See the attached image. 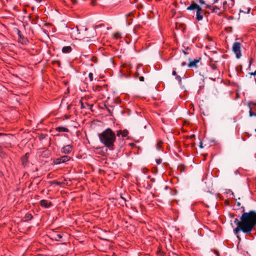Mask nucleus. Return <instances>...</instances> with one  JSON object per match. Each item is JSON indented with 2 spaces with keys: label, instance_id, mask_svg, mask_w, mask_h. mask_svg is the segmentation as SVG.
<instances>
[{
  "label": "nucleus",
  "instance_id": "obj_1",
  "mask_svg": "<svg viewBox=\"0 0 256 256\" xmlns=\"http://www.w3.org/2000/svg\"><path fill=\"white\" fill-rule=\"evenodd\" d=\"M242 208V214L240 220L236 218L234 220L237 226L234 230V232L235 234H237L242 231L246 235H250L256 226V212L250 210L245 212L244 208Z\"/></svg>",
  "mask_w": 256,
  "mask_h": 256
},
{
  "label": "nucleus",
  "instance_id": "obj_2",
  "mask_svg": "<svg viewBox=\"0 0 256 256\" xmlns=\"http://www.w3.org/2000/svg\"><path fill=\"white\" fill-rule=\"evenodd\" d=\"M100 142L110 150H113L116 136L111 128H108L98 134Z\"/></svg>",
  "mask_w": 256,
  "mask_h": 256
},
{
  "label": "nucleus",
  "instance_id": "obj_3",
  "mask_svg": "<svg viewBox=\"0 0 256 256\" xmlns=\"http://www.w3.org/2000/svg\"><path fill=\"white\" fill-rule=\"evenodd\" d=\"M188 10H196V19L198 21L202 20L203 19V11L202 8L196 3L192 2L190 5L186 8Z\"/></svg>",
  "mask_w": 256,
  "mask_h": 256
},
{
  "label": "nucleus",
  "instance_id": "obj_4",
  "mask_svg": "<svg viewBox=\"0 0 256 256\" xmlns=\"http://www.w3.org/2000/svg\"><path fill=\"white\" fill-rule=\"evenodd\" d=\"M214 71V74L210 76V78L215 81L216 78H218L220 76V72L218 69V66L216 64H210V68L207 70L206 72H211Z\"/></svg>",
  "mask_w": 256,
  "mask_h": 256
},
{
  "label": "nucleus",
  "instance_id": "obj_5",
  "mask_svg": "<svg viewBox=\"0 0 256 256\" xmlns=\"http://www.w3.org/2000/svg\"><path fill=\"white\" fill-rule=\"evenodd\" d=\"M240 48L241 43L238 42H234L232 46V50L236 54V58H240L242 56Z\"/></svg>",
  "mask_w": 256,
  "mask_h": 256
},
{
  "label": "nucleus",
  "instance_id": "obj_6",
  "mask_svg": "<svg viewBox=\"0 0 256 256\" xmlns=\"http://www.w3.org/2000/svg\"><path fill=\"white\" fill-rule=\"evenodd\" d=\"M70 158L68 156H63L58 158L54 160L53 163L54 164H59L62 163H64L70 160Z\"/></svg>",
  "mask_w": 256,
  "mask_h": 256
},
{
  "label": "nucleus",
  "instance_id": "obj_7",
  "mask_svg": "<svg viewBox=\"0 0 256 256\" xmlns=\"http://www.w3.org/2000/svg\"><path fill=\"white\" fill-rule=\"evenodd\" d=\"M74 149V146L72 144H68L64 146L60 150L62 154H70Z\"/></svg>",
  "mask_w": 256,
  "mask_h": 256
},
{
  "label": "nucleus",
  "instance_id": "obj_8",
  "mask_svg": "<svg viewBox=\"0 0 256 256\" xmlns=\"http://www.w3.org/2000/svg\"><path fill=\"white\" fill-rule=\"evenodd\" d=\"M201 60V58H198L194 60H190V62L188 64V66L189 68H198V64L200 62Z\"/></svg>",
  "mask_w": 256,
  "mask_h": 256
},
{
  "label": "nucleus",
  "instance_id": "obj_9",
  "mask_svg": "<svg viewBox=\"0 0 256 256\" xmlns=\"http://www.w3.org/2000/svg\"><path fill=\"white\" fill-rule=\"evenodd\" d=\"M249 115L250 116H256V104L252 103L250 106Z\"/></svg>",
  "mask_w": 256,
  "mask_h": 256
},
{
  "label": "nucleus",
  "instance_id": "obj_10",
  "mask_svg": "<svg viewBox=\"0 0 256 256\" xmlns=\"http://www.w3.org/2000/svg\"><path fill=\"white\" fill-rule=\"evenodd\" d=\"M29 156H30V154L29 153L27 152L25 154L24 156L22 158V164L24 166H27V164H28V158H29Z\"/></svg>",
  "mask_w": 256,
  "mask_h": 256
},
{
  "label": "nucleus",
  "instance_id": "obj_11",
  "mask_svg": "<svg viewBox=\"0 0 256 256\" xmlns=\"http://www.w3.org/2000/svg\"><path fill=\"white\" fill-rule=\"evenodd\" d=\"M40 204L41 206L45 208H48L52 205L51 202L45 200H41L40 202Z\"/></svg>",
  "mask_w": 256,
  "mask_h": 256
},
{
  "label": "nucleus",
  "instance_id": "obj_12",
  "mask_svg": "<svg viewBox=\"0 0 256 256\" xmlns=\"http://www.w3.org/2000/svg\"><path fill=\"white\" fill-rule=\"evenodd\" d=\"M128 134V131L127 130H118L116 131V136H122V137H126Z\"/></svg>",
  "mask_w": 256,
  "mask_h": 256
},
{
  "label": "nucleus",
  "instance_id": "obj_13",
  "mask_svg": "<svg viewBox=\"0 0 256 256\" xmlns=\"http://www.w3.org/2000/svg\"><path fill=\"white\" fill-rule=\"evenodd\" d=\"M212 12L217 13L218 14H220L222 12V8H220L218 6H212Z\"/></svg>",
  "mask_w": 256,
  "mask_h": 256
},
{
  "label": "nucleus",
  "instance_id": "obj_14",
  "mask_svg": "<svg viewBox=\"0 0 256 256\" xmlns=\"http://www.w3.org/2000/svg\"><path fill=\"white\" fill-rule=\"evenodd\" d=\"M62 50L64 54H68L72 52V48L70 46H65L62 48Z\"/></svg>",
  "mask_w": 256,
  "mask_h": 256
},
{
  "label": "nucleus",
  "instance_id": "obj_15",
  "mask_svg": "<svg viewBox=\"0 0 256 256\" xmlns=\"http://www.w3.org/2000/svg\"><path fill=\"white\" fill-rule=\"evenodd\" d=\"M52 238L56 241H60V240L62 238V236L60 234L54 232L52 234Z\"/></svg>",
  "mask_w": 256,
  "mask_h": 256
},
{
  "label": "nucleus",
  "instance_id": "obj_16",
  "mask_svg": "<svg viewBox=\"0 0 256 256\" xmlns=\"http://www.w3.org/2000/svg\"><path fill=\"white\" fill-rule=\"evenodd\" d=\"M56 131L58 132H68L69 130L64 126H58L56 128Z\"/></svg>",
  "mask_w": 256,
  "mask_h": 256
},
{
  "label": "nucleus",
  "instance_id": "obj_17",
  "mask_svg": "<svg viewBox=\"0 0 256 256\" xmlns=\"http://www.w3.org/2000/svg\"><path fill=\"white\" fill-rule=\"evenodd\" d=\"M172 74L173 76H176V79L180 82V83H181L182 82V78L181 77L178 75L177 74H176V70H172Z\"/></svg>",
  "mask_w": 256,
  "mask_h": 256
},
{
  "label": "nucleus",
  "instance_id": "obj_18",
  "mask_svg": "<svg viewBox=\"0 0 256 256\" xmlns=\"http://www.w3.org/2000/svg\"><path fill=\"white\" fill-rule=\"evenodd\" d=\"M16 30H17V34L20 38L19 41L20 42H22L23 40L24 39V38L21 32L20 31V30L19 29L17 28Z\"/></svg>",
  "mask_w": 256,
  "mask_h": 256
},
{
  "label": "nucleus",
  "instance_id": "obj_19",
  "mask_svg": "<svg viewBox=\"0 0 256 256\" xmlns=\"http://www.w3.org/2000/svg\"><path fill=\"white\" fill-rule=\"evenodd\" d=\"M81 104V108H86V106L88 108L90 109L92 106V104H89L87 103L84 104L82 101H80Z\"/></svg>",
  "mask_w": 256,
  "mask_h": 256
},
{
  "label": "nucleus",
  "instance_id": "obj_20",
  "mask_svg": "<svg viewBox=\"0 0 256 256\" xmlns=\"http://www.w3.org/2000/svg\"><path fill=\"white\" fill-rule=\"evenodd\" d=\"M186 166L182 164H179L178 167V169L180 172H184Z\"/></svg>",
  "mask_w": 256,
  "mask_h": 256
},
{
  "label": "nucleus",
  "instance_id": "obj_21",
  "mask_svg": "<svg viewBox=\"0 0 256 256\" xmlns=\"http://www.w3.org/2000/svg\"><path fill=\"white\" fill-rule=\"evenodd\" d=\"M228 7V4L226 1H224L222 3V12L227 10Z\"/></svg>",
  "mask_w": 256,
  "mask_h": 256
},
{
  "label": "nucleus",
  "instance_id": "obj_22",
  "mask_svg": "<svg viewBox=\"0 0 256 256\" xmlns=\"http://www.w3.org/2000/svg\"><path fill=\"white\" fill-rule=\"evenodd\" d=\"M106 87L105 86H96V90L98 91V92H101L104 89L106 90Z\"/></svg>",
  "mask_w": 256,
  "mask_h": 256
},
{
  "label": "nucleus",
  "instance_id": "obj_23",
  "mask_svg": "<svg viewBox=\"0 0 256 256\" xmlns=\"http://www.w3.org/2000/svg\"><path fill=\"white\" fill-rule=\"evenodd\" d=\"M24 218H25L26 220H31L33 216H32V214H31L28 213L26 214Z\"/></svg>",
  "mask_w": 256,
  "mask_h": 256
},
{
  "label": "nucleus",
  "instance_id": "obj_24",
  "mask_svg": "<svg viewBox=\"0 0 256 256\" xmlns=\"http://www.w3.org/2000/svg\"><path fill=\"white\" fill-rule=\"evenodd\" d=\"M92 36H91L90 35L88 34L87 33H86V34H84L82 36H80V38H82V39H84V38H88H88H90Z\"/></svg>",
  "mask_w": 256,
  "mask_h": 256
},
{
  "label": "nucleus",
  "instance_id": "obj_25",
  "mask_svg": "<svg viewBox=\"0 0 256 256\" xmlns=\"http://www.w3.org/2000/svg\"><path fill=\"white\" fill-rule=\"evenodd\" d=\"M162 142L161 141L158 142L156 144V148L158 150H160L162 148Z\"/></svg>",
  "mask_w": 256,
  "mask_h": 256
},
{
  "label": "nucleus",
  "instance_id": "obj_26",
  "mask_svg": "<svg viewBox=\"0 0 256 256\" xmlns=\"http://www.w3.org/2000/svg\"><path fill=\"white\" fill-rule=\"evenodd\" d=\"M5 156H6V154L5 152H4L2 151V147L0 146V156L2 157V158H4L5 157Z\"/></svg>",
  "mask_w": 256,
  "mask_h": 256
},
{
  "label": "nucleus",
  "instance_id": "obj_27",
  "mask_svg": "<svg viewBox=\"0 0 256 256\" xmlns=\"http://www.w3.org/2000/svg\"><path fill=\"white\" fill-rule=\"evenodd\" d=\"M88 78L90 82H92L94 80L93 74L92 72H90L88 75Z\"/></svg>",
  "mask_w": 256,
  "mask_h": 256
},
{
  "label": "nucleus",
  "instance_id": "obj_28",
  "mask_svg": "<svg viewBox=\"0 0 256 256\" xmlns=\"http://www.w3.org/2000/svg\"><path fill=\"white\" fill-rule=\"evenodd\" d=\"M53 64H56L58 66H60L61 63L58 60H54L52 61Z\"/></svg>",
  "mask_w": 256,
  "mask_h": 256
},
{
  "label": "nucleus",
  "instance_id": "obj_29",
  "mask_svg": "<svg viewBox=\"0 0 256 256\" xmlns=\"http://www.w3.org/2000/svg\"><path fill=\"white\" fill-rule=\"evenodd\" d=\"M51 184H56L58 186H59V185L60 184V182H58V181H55V180L52 182Z\"/></svg>",
  "mask_w": 256,
  "mask_h": 256
},
{
  "label": "nucleus",
  "instance_id": "obj_30",
  "mask_svg": "<svg viewBox=\"0 0 256 256\" xmlns=\"http://www.w3.org/2000/svg\"><path fill=\"white\" fill-rule=\"evenodd\" d=\"M252 62H253V59L252 58H250V61H249V64H248V68H250V66H251V65L252 63Z\"/></svg>",
  "mask_w": 256,
  "mask_h": 256
},
{
  "label": "nucleus",
  "instance_id": "obj_31",
  "mask_svg": "<svg viewBox=\"0 0 256 256\" xmlns=\"http://www.w3.org/2000/svg\"><path fill=\"white\" fill-rule=\"evenodd\" d=\"M208 74V77L210 78V76H214V71H212L211 72H207Z\"/></svg>",
  "mask_w": 256,
  "mask_h": 256
},
{
  "label": "nucleus",
  "instance_id": "obj_32",
  "mask_svg": "<svg viewBox=\"0 0 256 256\" xmlns=\"http://www.w3.org/2000/svg\"><path fill=\"white\" fill-rule=\"evenodd\" d=\"M91 60L94 61V62H97L96 58L94 56L92 57Z\"/></svg>",
  "mask_w": 256,
  "mask_h": 256
},
{
  "label": "nucleus",
  "instance_id": "obj_33",
  "mask_svg": "<svg viewBox=\"0 0 256 256\" xmlns=\"http://www.w3.org/2000/svg\"><path fill=\"white\" fill-rule=\"evenodd\" d=\"M206 8H208L209 10H212V7L211 6L208 5V4H206Z\"/></svg>",
  "mask_w": 256,
  "mask_h": 256
},
{
  "label": "nucleus",
  "instance_id": "obj_34",
  "mask_svg": "<svg viewBox=\"0 0 256 256\" xmlns=\"http://www.w3.org/2000/svg\"><path fill=\"white\" fill-rule=\"evenodd\" d=\"M156 162L158 164H160L162 162V160L160 159L156 160Z\"/></svg>",
  "mask_w": 256,
  "mask_h": 256
},
{
  "label": "nucleus",
  "instance_id": "obj_35",
  "mask_svg": "<svg viewBox=\"0 0 256 256\" xmlns=\"http://www.w3.org/2000/svg\"><path fill=\"white\" fill-rule=\"evenodd\" d=\"M186 63L184 62H182V64H181V66H185L186 65Z\"/></svg>",
  "mask_w": 256,
  "mask_h": 256
},
{
  "label": "nucleus",
  "instance_id": "obj_36",
  "mask_svg": "<svg viewBox=\"0 0 256 256\" xmlns=\"http://www.w3.org/2000/svg\"><path fill=\"white\" fill-rule=\"evenodd\" d=\"M140 80L142 82L144 81V78L143 76L140 77Z\"/></svg>",
  "mask_w": 256,
  "mask_h": 256
},
{
  "label": "nucleus",
  "instance_id": "obj_37",
  "mask_svg": "<svg viewBox=\"0 0 256 256\" xmlns=\"http://www.w3.org/2000/svg\"><path fill=\"white\" fill-rule=\"evenodd\" d=\"M82 30H84L85 31H86V30H88L87 28H86V27H84V26H82Z\"/></svg>",
  "mask_w": 256,
  "mask_h": 256
},
{
  "label": "nucleus",
  "instance_id": "obj_38",
  "mask_svg": "<svg viewBox=\"0 0 256 256\" xmlns=\"http://www.w3.org/2000/svg\"><path fill=\"white\" fill-rule=\"evenodd\" d=\"M91 4L92 6H95L96 5V2L94 1H92Z\"/></svg>",
  "mask_w": 256,
  "mask_h": 256
},
{
  "label": "nucleus",
  "instance_id": "obj_39",
  "mask_svg": "<svg viewBox=\"0 0 256 256\" xmlns=\"http://www.w3.org/2000/svg\"><path fill=\"white\" fill-rule=\"evenodd\" d=\"M71 1L74 4H76V0H71Z\"/></svg>",
  "mask_w": 256,
  "mask_h": 256
},
{
  "label": "nucleus",
  "instance_id": "obj_40",
  "mask_svg": "<svg viewBox=\"0 0 256 256\" xmlns=\"http://www.w3.org/2000/svg\"><path fill=\"white\" fill-rule=\"evenodd\" d=\"M182 51H183V52H184V54H188V53L186 52V51L185 50H183Z\"/></svg>",
  "mask_w": 256,
  "mask_h": 256
},
{
  "label": "nucleus",
  "instance_id": "obj_41",
  "mask_svg": "<svg viewBox=\"0 0 256 256\" xmlns=\"http://www.w3.org/2000/svg\"><path fill=\"white\" fill-rule=\"evenodd\" d=\"M120 198H122V200H124V202L126 201V200L122 196H120Z\"/></svg>",
  "mask_w": 256,
  "mask_h": 256
},
{
  "label": "nucleus",
  "instance_id": "obj_42",
  "mask_svg": "<svg viewBox=\"0 0 256 256\" xmlns=\"http://www.w3.org/2000/svg\"><path fill=\"white\" fill-rule=\"evenodd\" d=\"M35 0L38 2H40L42 1V0Z\"/></svg>",
  "mask_w": 256,
  "mask_h": 256
},
{
  "label": "nucleus",
  "instance_id": "obj_43",
  "mask_svg": "<svg viewBox=\"0 0 256 256\" xmlns=\"http://www.w3.org/2000/svg\"><path fill=\"white\" fill-rule=\"evenodd\" d=\"M4 134H3V133H0V136H2V135H4Z\"/></svg>",
  "mask_w": 256,
  "mask_h": 256
},
{
  "label": "nucleus",
  "instance_id": "obj_44",
  "mask_svg": "<svg viewBox=\"0 0 256 256\" xmlns=\"http://www.w3.org/2000/svg\"><path fill=\"white\" fill-rule=\"evenodd\" d=\"M217 1H218V0H214V3L216 2H217Z\"/></svg>",
  "mask_w": 256,
  "mask_h": 256
},
{
  "label": "nucleus",
  "instance_id": "obj_45",
  "mask_svg": "<svg viewBox=\"0 0 256 256\" xmlns=\"http://www.w3.org/2000/svg\"><path fill=\"white\" fill-rule=\"evenodd\" d=\"M76 28H77V31H78H78H79V30H78V26H76Z\"/></svg>",
  "mask_w": 256,
  "mask_h": 256
},
{
  "label": "nucleus",
  "instance_id": "obj_46",
  "mask_svg": "<svg viewBox=\"0 0 256 256\" xmlns=\"http://www.w3.org/2000/svg\"><path fill=\"white\" fill-rule=\"evenodd\" d=\"M42 138H44V137L41 136V137L40 138V139H42Z\"/></svg>",
  "mask_w": 256,
  "mask_h": 256
},
{
  "label": "nucleus",
  "instance_id": "obj_47",
  "mask_svg": "<svg viewBox=\"0 0 256 256\" xmlns=\"http://www.w3.org/2000/svg\"><path fill=\"white\" fill-rule=\"evenodd\" d=\"M250 11V8H248V13Z\"/></svg>",
  "mask_w": 256,
  "mask_h": 256
},
{
  "label": "nucleus",
  "instance_id": "obj_48",
  "mask_svg": "<svg viewBox=\"0 0 256 256\" xmlns=\"http://www.w3.org/2000/svg\"><path fill=\"white\" fill-rule=\"evenodd\" d=\"M238 205L240 206V202H238Z\"/></svg>",
  "mask_w": 256,
  "mask_h": 256
},
{
  "label": "nucleus",
  "instance_id": "obj_49",
  "mask_svg": "<svg viewBox=\"0 0 256 256\" xmlns=\"http://www.w3.org/2000/svg\"><path fill=\"white\" fill-rule=\"evenodd\" d=\"M255 132H256V128L255 129Z\"/></svg>",
  "mask_w": 256,
  "mask_h": 256
}]
</instances>
